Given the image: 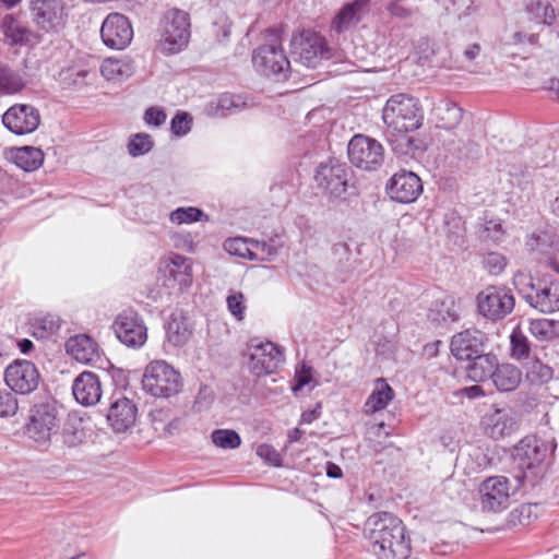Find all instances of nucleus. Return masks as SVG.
<instances>
[{"instance_id": "bb28decb", "label": "nucleus", "mask_w": 559, "mask_h": 559, "mask_svg": "<svg viewBox=\"0 0 559 559\" xmlns=\"http://www.w3.org/2000/svg\"><path fill=\"white\" fill-rule=\"evenodd\" d=\"M72 393L78 403L84 406L95 405L102 396L99 377L92 371L80 373L73 381Z\"/></svg>"}, {"instance_id": "7ed1b4c3", "label": "nucleus", "mask_w": 559, "mask_h": 559, "mask_svg": "<svg viewBox=\"0 0 559 559\" xmlns=\"http://www.w3.org/2000/svg\"><path fill=\"white\" fill-rule=\"evenodd\" d=\"M514 284L523 299L542 313L559 311V281L549 275L534 277L519 274Z\"/></svg>"}, {"instance_id": "7c9ffc66", "label": "nucleus", "mask_w": 559, "mask_h": 559, "mask_svg": "<svg viewBox=\"0 0 559 559\" xmlns=\"http://www.w3.org/2000/svg\"><path fill=\"white\" fill-rule=\"evenodd\" d=\"M192 325L182 311L171 313L166 325L168 341L175 346H183L192 336Z\"/></svg>"}, {"instance_id": "e2e57ef3", "label": "nucleus", "mask_w": 559, "mask_h": 559, "mask_svg": "<svg viewBox=\"0 0 559 559\" xmlns=\"http://www.w3.org/2000/svg\"><path fill=\"white\" fill-rule=\"evenodd\" d=\"M542 354H544V347L534 345L526 355L524 354L523 358H520L516 361L522 365L523 369H525L527 366L531 365V362H534V360H538L539 358H542Z\"/></svg>"}, {"instance_id": "f704fd0d", "label": "nucleus", "mask_w": 559, "mask_h": 559, "mask_svg": "<svg viewBox=\"0 0 559 559\" xmlns=\"http://www.w3.org/2000/svg\"><path fill=\"white\" fill-rule=\"evenodd\" d=\"M91 72H57L52 75L55 83L50 87L55 92L80 91L86 85V78ZM95 74L96 72H92Z\"/></svg>"}, {"instance_id": "0eeeda50", "label": "nucleus", "mask_w": 559, "mask_h": 559, "mask_svg": "<svg viewBox=\"0 0 559 559\" xmlns=\"http://www.w3.org/2000/svg\"><path fill=\"white\" fill-rule=\"evenodd\" d=\"M290 51L294 60L307 68H316L322 59L330 58L326 39L310 28L293 34Z\"/></svg>"}, {"instance_id": "5701e85b", "label": "nucleus", "mask_w": 559, "mask_h": 559, "mask_svg": "<svg viewBox=\"0 0 559 559\" xmlns=\"http://www.w3.org/2000/svg\"><path fill=\"white\" fill-rule=\"evenodd\" d=\"M386 192L400 203L414 202L419 195V177L413 171L397 173L386 183Z\"/></svg>"}, {"instance_id": "bf43d9fd", "label": "nucleus", "mask_w": 559, "mask_h": 559, "mask_svg": "<svg viewBox=\"0 0 559 559\" xmlns=\"http://www.w3.org/2000/svg\"><path fill=\"white\" fill-rule=\"evenodd\" d=\"M294 380H295V383L292 386V389L296 393L311 382L312 368L309 366L302 365L300 369L296 370Z\"/></svg>"}, {"instance_id": "603ef678", "label": "nucleus", "mask_w": 559, "mask_h": 559, "mask_svg": "<svg viewBox=\"0 0 559 559\" xmlns=\"http://www.w3.org/2000/svg\"><path fill=\"white\" fill-rule=\"evenodd\" d=\"M253 249L261 253L260 261H272L282 248L281 243H276L274 239L265 240H251Z\"/></svg>"}, {"instance_id": "4468645a", "label": "nucleus", "mask_w": 559, "mask_h": 559, "mask_svg": "<svg viewBox=\"0 0 559 559\" xmlns=\"http://www.w3.org/2000/svg\"><path fill=\"white\" fill-rule=\"evenodd\" d=\"M4 382L15 394L28 395L39 386L41 376L33 361L15 359L4 370Z\"/></svg>"}, {"instance_id": "58836bf2", "label": "nucleus", "mask_w": 559, "mask_h": 559, "mask_svg": "<svg viewBox=\"0 0 559 559\" xmlns=\"http://www.w3.org/2000/svg\"><path fill=\"white\" fill-rule=\"evenodd\" d=\"M2 29L7 39L11 44H22L28 41L31 31L21 25L13 15H5L2 22Z\"/></svg>"}, {"instance_id": "f257e3e1", "label": "nucleus", "mask_w": 559, "mask_h": 559, "mask_svg": "<svg viewBox=\"0 0 559 559\" xmlns=\"http://www.w3.org/2000/svg\"><path fill=\"white\" fill-rule=\"evenodd\" d=\"M417 99L404 94L391 96L382 110L384 138L397 157L416 159L419 150Z\"/></svg>"}, {"instance_id": "3c124183", "label": "nucleus", "mask_w": 559, "mask_h": 559, "mask_svg": "<svg viewBox=\"0 0 559 559\" xmlns=\"http://www.w3.org/2000/svg\"><path fill=\"white\" fill-rule=\"evenodd\" d=\"M203 215L204 213L202 210L194 206H189L176 209L170 213L169 218L173 223L176 224H190L201 221Z\"/></svg>"}, {"instance_id": "69168bd1", "label": "nucleus", "mask_w": 559, "mask_h": 559, "mask_svg": "<svg viewBox=\"0 0 559 559\" xmlns=\"http://www.w3.org/2000/svg\"><path fill=\"white\" fill-rule=\"evenodd\" d=\"M321 403H317L313 409L305 411L301 414L300 424H311L312 421L317 420L321 416Z\"/></svg>"}, {"instance_id": "f8f14e48", "label": "nucleus", "mask_w": 559, "mask_h": 559, "mask_svg": "<svg viewBox=\"0 0 559 559\" xmlns=\"http://www.w3.org/2000/svg\"><path fill=\"white\" fill-rule=\"evenodd\" d=\"M348 157L350 163L362 170H377L384 160L382 144L364 134H356L348 143Z\"/></svg>"}, {"instance_id": "473e14b6", "label": "nucleus", "mask_w": 559, "mask_h": 559, "mask_svg": "<svg viewBox=\"0 0 559 559\" xmlns=\"http://www.w3.org/2000/svg\"><path fill=\"white\" fill-rule=\"evenodd\" d=\"M490 379L499 391L509 392L519 386L522 380V372L511 364H498Z\"/></svg>"}, {"instance_id": "412c9836", "label": "nucleus", "mask_w": 559, "mask_h": 559, "mask_svg": "<svg viewBox=\"0 0 559 559\" xmlns=\"http://www.w3.org/2000/svg\"><path fill=\"white\" fill-rule=\"evenodd\" d=\"M483 424L486 435L493 440L508 438L520 428V420L512 408H496L484 417Z\"/></svg>"}, {"instance_id": "b1692460", "label": "nucleus", "mask_w": 559, "mask_h": 559, "mask_svg": "<svg viewBox=\"0 0 559 559\" xmlns=\"http://www.w3.org/2000/svg\"><path fill=\"white\" fill-rule=\"evenodd\" d=\"M252 66L261 70H287L289 68V60L276 36L271 44L259 46L253 50Z\"/></svg>"}, {"instance_id": "de8ad7c7", "label": "nucleus", "mask_w": 559, "mask_h": 559, "mask_svg": "<svg viewBox=\"0 0 559 559\" xmlns=\"http://www.w3.org/2000/svg\"><path fill=\"white\" fill-rule=\"evenodd\" d=\"M154 146L152 136L147 133L134 134L128 143V152L132 157L148 153Z\"/></svg>"}, {"instance_id": "ea45409f", "label": "nucleus", "mask_w": 559, "mask_h": 559, "mask_svg": "<svg viewBox=\"0 0 559 559\" xmlns=\"http://www.w3.org/2000/svg\"><path fill=\"white\" fill-rule=\"evenodd\" d=\"M85 437L86 435L80 420L69 419L63 424L61 440L64 445L69 448L78 447L83 443Z\"/></svg>"}, {"instance_id": "c756f323", "label": "nucleus", "mask_w": 559, "mask_h": 559, "mask_svg": "<svg viewBox=\"0 0 559 559\" xmlns=\"http://www.w3.org/2000/svg\"><path fill=\"white\" fill-rule=\"evenodd\" d=\"M465 368L466 376L474 382H484L489 380L499 362L496 354L491 352H483L467 360Z\"/></svg>"}, {"instance_id": "9b49d317", "label": "nucleus", "mask_w": 559, "mask_h": 559, "mask_svg": "<svg viewBox=\"0 0 559 559\" xmlns=\"http://www.w3.org/2000/svg\"><path fill=\"white\" fill-rule=\"evenodd\" d=\"M426 296H430L427 293ZM432 299L428 302L426 320L439 333L447 332L452 323L461 320V301L451 295L438 293L431 294Z\"/></svg>"}, {"instance_id": "39448f33", "label": "nucleus", "mask_w": 559, "mask_h": 559, "mask_svg": "<svg viewBox=\"0 0 559 559\" xmlns=\"http://www.w3.org/2000/svg\"><path fill=\"white\" fill-rule=\"evenodd\" d=\"M190 40V19L187 12L171 9L159 25L158 50L164 55L182 51Z\"/></svg>"}, {"instance_id": "6ab92c4d", "label": "nucleus", "mask_w": 559, "mask_h": 559, "mask_svg": "<svg viewBox=\"0 0 559 559\" xmlns=\"http://www.w3.org/2000/svg\"><path fill=\"white\" fill-rule=\"evenodd\" d=\"M425 99L429 107V122L433 123L437 128L445 130H451L459 126L463 116V109L455 102L442 95L426 97Z\"/></svg>"}, {"instance_id": "6e6552de", "label": "nucleus", "mask_w": 559, "mask_h": 559, "mask_svg": "<svg viewBox=\"0 0 559 559\" xmlns=\"http://www.w3.org/2000/svg\"><path fill=\"white\" fill-rule=\"evenodd\" d=\"M182 379L178 371L164 360L148 364L142 378V388L155 397H169L180 392Z\"/></svg>"}, {"instance_id": "0e129e2a", "label": "nucleus", "mask_w": 559, "mask_h": 559, "mask_svg": "<svg viewBox=\"0 0 559 559\" xmlns=\"http://www.w3.org/2000/svg\"><path fill=\"white\" fill-rule=\"evenodd\" d=\"M111 380L117 388L126 389L128 386V373L123 369L112 367L109 371Z\"/></svg>"}, {"instance_id": "2f4dec72", "label": "nucleus", "mask_w": 559, "mask_h": 559, "mask_svg": "<svg viewBox=\"0 0 559 559\" xmlns=\"http://www.w3.org/2000/svg\"><path fill=\"white\" fill-rule=\"evenodd\" d=\"M44 152L35 146L14 147L10 151L12 162L25 171H34L44 163Z\"/></svg>"}, {"instance_id": "ddd939ff", "label": "nucleus", "mask_w": 559, "mask_h": 559, "mask_svg": "<svg viewBox=\"0 0 559 559\" xmlns=\"http://www.w3.org/2000/svg\"><path fill=\"white\" fill-rule=\"evenodd\" d=\"M476 299L479 313L492 321L507 317L515 305L511 290L502 286H488Z\"/></svg>"}, {"instance_id": "1a4fd4ad", "label": "nucleus", "mask_w": 559, "mask_h": 559, "mask_svg": "<svg viewBox=\"0 0 559 559\" xmlns=\"http://www.w3.org/2000/svg\"><path fill=\"white\" fill-rule=\"evenodd\" d=\"M59 412L55 400L34 404L25 432L37 443H46L59 429Z\"/></svg>"}, {"instance_id": "8fccbe9b", "label": "nucleus", "mask_w": 559, "mask_h": 559, "mask_svg": "<svg viewBox=\"0 0 559 559\" xmlns=\"http://www.w3.org/2000/svg\"><path fill=\"white\" fill-rule=\"evenodd\" d=\"M530 332L539 341H550L556 336L554 321L548 319L532 320Z\"/></svg>"}, {"instance_id": "393cba45", "label": "nucleus", "mask_w": 559, "mask_h": 559, "mask_svg": "<svg viewBox=\"0 0 559 559\" xmlns=\"http://www.w3.org/2000/svg\"><path fill=\"white\" fill-rule=\"evenodd\" d=\"M369 11V0L344 4L331 22V32L342 34L355 27Z\"/></svg>"}, {"instance_id": "4be33fe9", "label": "nucleus", "mask_w": 559, "mask_h": 559, "mask_svg": "<svg viewBox=\"0 0 559 559\" xmlns=\"http://www.w3.org/2000/svg\"><path fill=\"white\" fill-rule=\"evenodd\" d=\"M480 496L483 510L499 512L507 509L510 499L508 478L489 477L480 486Z\"/></svg>"}, {"instance_id": "37998d69", "label": "nucleus", "mask_w": 559, "mask_h": 559, "mask_svg": "<svg viewBox=\"0 0 559 559\" xmlns=\"http://www.w3.org/2000/svg\"><path fill=\"white\" fill-rule=\"evenodd\" d=\"M534 345L520 328L513 329L510 335V356L514 360L524 357Z\"/></svg>"}, {"instance_id": "680f3d73", "label": "nucleus", "mask_w": 559, "mask_h": 559, "mask_svg": "<svg viewBox=\"0 0 559 559\" xmlns=\"http://www.w3.org/2000/svg\"><path fill=\"white\" fill-rule=\"evenodd\" d=\"M224 248L230 254L242 258L247 254V242L242 238H231L225 241Z\"/></svg>"}, {"instance_id": "a878e982", "label": "nucleus", "mask_w": 559, "mask_h": 559, "mask_svg": "<svg viewBox=\"0 0 559 559\" xmlns=\"http://www.w3.org/2000/svg\"><path fill=\"white\" fill-rule=\"evenodd\" d=\"M251 106L245 95L223 93L216 99L206 103L203 111L211 118H225Z\"/></svg>"}, {"instance_id": "338daca9", "label": "nucleus", "mask_w": 559, "mask_h": 559, "mask_svg": "<svg viewBox=\"0 0 559 559\" xmlns=\"http://www.w3.org/2000/svg\"><path fill=\"white\" fill-rule=\"evenodd\" d=\"M462 393L468 399H477L485 395L483 388L478 384L463 388Z\"/></svg>"}, {"instance_id": "dca6fc26", "label": "nucleus", "mask_w": 559, "mask_h": 559, "mask_svg": "<svg viewBox=\"0 0 559 559\" xmlns=\"http://www.w3.org/2000/svg\"><path fill=\"white\" fill-rule=\"evenodd\" d=\"M248 368L257 377L271 374L276 371L280 362L283 361L281 348L272 342L255 343L250 341L248 345Z\"/></svg>"}, {"instance_id": "79ce46f5", "label": "nucleus", "mask_w": 559, "mask_h": 559, "mask_svg": "<svg viewBox=\"0 0 559 559\" xmlns=\"http://www.w3.org/2000/svg\"><path fill=\"white\" fill-rule=\"evenodd\" d=\"M527 379L534 384H544L554 377V370L550 366L543 362L542 358L534 360L525 369Z\"/></svg>"}, {"instance_id": "a19ab883", "label": "nucleus", "mask_w": 559, "mask_h": 559, "mask_svg": "<svg viewBox=\"0 0 559 559\" xmlns=\"http://www.w3.org/2000/svg\"><path fill=\"white\" fill-rule=\"evenodd\" d=\"M555 245V235L548 230H535L526 240V247L531 251L548 253Z\"/></svg>"}, {"instance_id": "864d4df0", "label": "nucleus", "mask_w": 559, "mask_h": 559, "mask_svg": "<svg viewBox=\"0 0 559 559\" xmlns=\"http://www.w3.org/2000/svg\"><path fill=\"white\" fill-rule=\"evenodd\" d=\"M192 116L187 111H178L170 121V130L177 136L186 135L192 127Z\"/></svg>"}, {"instance_id": "aec40b11", "label": "nucleus", "mask_w": 559, "mask_h": 559, "mask_svg": "<svg viewBox=\"0 0 559 559\" xmlns=\"http://www.w3.org/2000/svg\"><path fill=\"white\" fill-rule=\"evenodd\" d=\"M2 122L7 129L17 135L34 132L40 123V115L37 108L26 104L11 106L2 116Z\"/></svg>"}, {"instance_id": "4d7b16f0", "label": "nucleus", "mask_w": 559, "mask_h": 559, "mask_svg": "<svg viewBox=\"0 0 559 559\" xmlns=\"http://www.w3.org/2000/svg\"><path fill=\"white\" fill-rule=\"evenodd\" d=\"M226 302L229 312L237 320H242L246 309L243 294L241 292L231 293L230 295H228Z\"/></svg>"}, {"instance_id": "774afa93", "label": "nucleus", "mask_w": 559, "mask_h": 559, "mask_svg": "<svg viewBox=\"0 0 559 559\" xmlns=\"http://www.w3.org/2000/svg\"><path fill=\"white\" fill-rule=\"evenodd\" d=\"M439 185V188L442 190L452 191L457 188V181L454 177H440V179L437 181Z\"/></svg>"}, {"instance_id": "20e7f679", "label": "nucleus", "mask_w": 559, "mask_h": 559, "mask_svg": "<svg viewBox=\"0 0 559 559\" xmlns=\"http://www.w3.org/2000/svg\"><path fill=\"white\" fill-rule=\"evenodd\" d=\"M71 8L66 0H29V17L40 35H53L62 31Z\"/></svg>"}, {"instance_id": "6e6d98bb", "label": "nucleus", "mask_w": 559, "mask_h": 559, "mask_svg": "<svg viewBox=\"0 0 559 559\" xmlns=\"http://www.w3.org/2000/svg\"><path fill=\"white\" fill-rule=\"evenodd\" d=\"M530 10L544 24L551 25L556 20L555 9L547 2H536L531 5Z\"/></svg>"}, {"instance_id": "e433bc0d", "label": "nucleus", "mask_w": 559, "mask_h": 559, "mask_svg": "<svg viewBox=\"0 0 559 559\" xmlns=\"http://www.w3.org/2000/svg\"><path fill=\"white\" fill-rule=\"evenodd\" d=\"M506 231L502 223L498 218H488L485 216L479 225L478 237L481 242L499 245L503 241Z\"/></svg>"}, {"instance_id": "c85d7f7f", "label": "nucleus", "mask_w": 559, "mask_h": 559, "mask_svg": "<svg viewBox=\"0 0 559 559\" xmlns=\"http://www.w3.org/2000/svg\"><path fill=\"white\" fill-rule=\"evenodd\" d=\"M68 354L82 364H94L100 359L98 344L87 334H78L66 343Z\"/></svg>"}, {"instance_id": "c03bdc74", "label": "nucleus", "mask_w": 559, "mask_h": 559, "mask_svg": "<svg viewBox=\"0 0 559 559\" xmlns=\"http://www.w3.org/2000/svg\"><path fill=\"white\" fill-rule=\"evenodd\" d=\"M61 323L62 321L59 316L47 313L36 317L34 319L33 326L36 329V335L46 337L50 334L57 333L61 326Z\"/></svg>"}, {"instance_id": "13d9d810", "label": "nucleus", "mask_w": 559, "mask_h": 559, "mask_svg": "<svg viewBox=\"0 0 559 559\" xmlns=\"http://www.w3.org/2000/svg\"><path fill=\"white\" fill-rule=\"evenodd\" d=\"M257 454L264 460L266 463L273 466H281L282 465V456L277 452V450L267 444L262 443L257 448Z\"/></svg>"}, {"instance_id": "a211bd4d", "label": "nucleus", "mask_w": 559, "mask_h": 559, "mask_svg": "<svg viewBox=\"0 0 559 559\" xmlns=\"http://www.w3.org/2000/svg\"><path fill=\"white\" fill-rule=\"evenodd\" d=\"M488 336L476 328L463 330L451 337L450 350L457 360H469L488 347Z\"/></svg>"}, {"instance_id": "cd10ccee", "label": "nucleus", "mask_w": 559, "mask_h": 559, "mask_svg": "<svg viewBox=\"0 0 559 559\" xmlns=\"http://www.w3.org/2000/svg\"><path fill=\"white\" fill-rule=\"evenodd\" d=\"M135 416V404L127 397H120L110 404L107 420L116 432H123L134 424Z\"/></svg>"}, {"instance_id": "f3484780", "label": "nucleus", "mask_w": 559, "mask_h": 559, "mask_svg": "<svg viewBox=\"0 0 559 559\" xmlns=\"http://www.w3.org/2000/svg\"><path fill=\"white\" fill-rule=\"evenodd\" d=\"M103 43L111 49H124L133 38V27L129 19L118 12L108 14L100 27Z\"/></svg>"}, {"instance_id": "49530a36", "label": "nucleus", "mask_w": 559, "mask_h": 559, "mask_svg": "<svg viewBox=\"0 0 559 559\" xmlns=\"http://www.w3.org/2000/svg\"><path fill=\"white\" fill-rule=\"evenodd\" d=\"M212 442L222 449H237L241 444L239 433L233 429H215L211 433Z\"/></svg>"}, {"instance_id": "052dcab7", "label": "nucleus", "mask_w": 559, "mask_h": 559, "mask_svg": "<svg viewBox=\"0 0 559 559\" xmlns=\"http://www.w3.org/2000/svg\"><path fill=\"white\" fill-rule=\"evenodd\" d=\"M166 112L162 108L150 107L144 112V121L154 127H160L166 121Z\"/></svg>"}, {"instance_id": "09e8293b", "label": "nucleus", "mask_w": 559, "mask_h": 559, "mask_svg": "<svg viewBox=\"0 0 559 559\" xmlns=\"http://www.w3.org/2000/svg\"><path fill=\"white\" fill-rule=\"evenodd\" d=\"M19 409L16 394L9 388L0 389V418L14 416Z\"/></svg>"}, {"instance_id": "f03ea898", "label": "nucleus", "mask_w": 559, "mask_h": 559, "mask_svg": "<svg viewBox=\"0 0 559 559\" xmlns=\"http://www.w3.org/2000/svg\"><path fill=\"white\" fill-rule=\"evenodd\" d=\"M364 533L378 559H407L411 555L406 527L393 513L371 514L365 523Z\"/></svg>"}, {"instance_id": "72a5a7b5", "label": "nucleus", "mask_w": 559, "mask_h": 559, "mask_svg": "<svg viewBox=\"0 0 559 559\" xmlns=\"http://www.w3.org/2000/svg\"><path fill=\"white\" fill-rule=\"evenodd\" d=\"M443 228L445 235L453 246L462 249L465 247V223L462 216L454 210H450L444 214Z\"/></svg>"}, {"instance_id": "9d476101", "label": "nucleus", "mask_w": 559, "mask_h": 559, "mask_svg": "<svg viewBox=\"0 0 559 559\" xmlns=\"http://www.w3.org/2000/svg\"><path fill=\"white\" fill-rule=\"evenodd\" d=\"M548 453L546 442L536 436H526L513 448L512 460L520 469L521 475L515 477L519 480L527 478L528 475H536L538 468L545 461Z\"/></svg>"}, {"instance_id": "5fc2aeb1", "label": "nucleus", "mask_w": 559, "mask_h": 559, "mask_svg": "<svg viewBox=\"0 0 559 559\" xmlns=\"http://www.w3.org/2000/svg\"><path fill=\"white\" fill-rule=\"evenodd\" d=\"M484 267L492 275H499L507 266L506 258L498 252H488L483 260Z\"/></svg>"}, {"instance_id": "a18cd8bd", "label": "nucleus", "mask_w": 559, "mask_h": 559, "mask_svg": "<svg viewBox=\"0 0 559 559\" xmlns=\"http://www.w3.org/2000/svg\"><path fill=\"white\" fill-rule=\"evenodd\" d=\"M26 84L19 72H0V96L19 93Z\"/></svg>"}, {"instance_id": "c9c22d12", "label": "nucleus", "mask_w": 559, "mask_h": 559, "mask_svg": "<svg viewBox=\"0 0 559 559\" xmlns=\"http://www.w3.org/2000/svg\"><path fill=\"white\" fill-rule=\"evenodd\" d=\"M377 386L369 395L365 403L367 413H376L383 409L388 403L394 397L393 389L385 382L384 379H379Z\"/></svg>"}, {"instance_id": "4c0bfd02", "label": "nucleus", "mask_w": 559, "mask_h": 559, "mask_svg": "<svg viewBox=\"0 0 559 559\" xmlns=\"http://www.w3.org/2000/svg\"><path fill=\"white\" fill-rule=\"evenodd\" d=\"M169 274L180 286H189L192 282V265L190 259L181 254H175L171 258Z\"/></svg>"}, {"instance_id": "2eb2a0df", "label": "nucleus", "mask_w": 559, "mask_h": 559, "mask_svg": "<svg viewBox=\"0 0 559 559\" xmlns=\"http://www.w3.org/2000/svg\"><path fill=\"white\" fill-rule=\"evenodd\" d=\"M112 329L117 338L131 348L142 347L147 340V328L144 320L132 309L119 313L112 323Z\"/></svg>"}, {"instance_id": "423d86ee", "label": "nucleus", "mask_w": 559, "mask_h": 559, "mask_svg": "<svg viewBox=\"0 0 559 559\" xmlns=\"http://www.w3.org/2000/svg\"><path fill=\"white\" fill-rule=\"evenodd\" d=\"M353 178L352 168L336 158H330L328 163L320 164L314 175L318 187L331 198H341L349 189L352 194L356 193Z\"/></svg>"}]
</instances>
